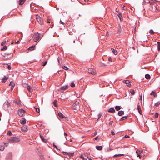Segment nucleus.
Instances as JSON below:
<instances>
[{
    "mask_svg": "<svg viewBox=\"0 0 160 160\" xmlns=\"http://www.w3.org/2000/svg\"><path fill=\"white\" fill-rule=\"evenodd\" d=\"M7 141L10 143H15L19 142L20 141V139L17 137H12L8 139Z\"/></svg>",
    "mask_w": 160,
    "mask_h": 160,
    "instance_id": "nucleus-1",
    "label": "nucleus"
},
{
    "mask_svg": "<svg viewBox=\"0 0 160 160\" xmlns=\"http://www.w3.org/2000/svg\"><path fill=\"white\" fill-rule=\"evenodd\" d=\"M32 38H33V40L35 42H37L38 41L40 38V33L38 32L34 33Z\"/></svg>",
    "mask_w": 160,
    "mask_h": 160,
    "instance_id": "nucleus-2",
    "label": "nucleus"
},
{
    "mask_svg": "<svg viewBox=\"0 0 160 160\" xmlns=\"http://www.w3.org/2000/svg\"><path fill=\"white\" fill-rule=\"evenodd\" d=\"M80 106L78 102L76 101L74 103L73 108L74 109L78 110L79 109Z\"/></svg>",
    "mask_w": 160,
    "mask_h": 160,
    "instance_id": "nucleus-3",
    "label": "nucleus"
},
{
    "mask_svg": "<svg viewBox=\"0 0 160 160\" xmlns=\"http://www.w3.org/2000/svg\"><path fill=\"white\" fill-rule=\"evenodd\" d=\"M62 153L65 155H68L70 157H72L74 154V152H65L62 151Z\"/></svg>",
    "mask_w": 160,
    "mask_h": 160,
    "instance_id": "nucleus-4",
    "label": "nucleus"
},
{
    "mask_svg": "<svg viewBox=\"0 0 160 160\" xmlns=\"http://www.w3.org/2000/svg\"><path fill=\"white\" fill-rule=\"evenodd\" d=\"M25 112V111L23 109H19L18 111V114L20 117L23 116Z\"/></svg>",
    "mask_w": 160,
    "mask_h": 160,
    "instance_id": "nucleus-5",
    "label": "nucleus"
},
{
    "mask_svg": "<svg viewBox=\"0 0 160 160\" xmlns=\"http://www.w3.org/2000/svg\"><path fill=\"white\" fill-rule=\"evenodd\" d=\"M88 73L93 75H95L96 73L95 70L92 68H89L88 69Z\"/></svg>",
    "mask_w": 160,
    "mask_h": 160,
    "instance_id": "nucleus-6",
    "label": "nucleus"
},
{
    "mask_svg": "<svg viewBox=\"0 0 160 160\" xmlns=\"http://www.w3.org/2000/svg\"><path fill=\"white\" fill-rule=\"evenodd\" d=\"M36 19L40 25H42L43 24V21L42 20L41 17L39 16H36Z\"/></svg>",
    "mask_w": 160,
    "mask_h": 160,
    "instance_id": "nucleus-7",
    "label": "nucleus"
},
{
    "mask_svg": "<svg viewBox=\"0 0 160 160\" xmlns=\"http://www.w3.org/2000/svg\"><path fill=\"white\" fill-rule=\"evenodd\" d=\"M10 106V103L8 102H6V103L4 104L3 108L4 109H7V108L9 107Z\"/></svg>",
    "mask_w": 160,
    "mask_h": 160,
    "instance_id": "nucleus-8",
    "label": "nucleus"
},
{
    "mask_svg": "<svg viewBox=\"0 0 160 160\" xmlns=\"http://www.w3.org/2000/svg\"><path fill=\"white\" fill-rule=\"evenodd\" d=\"M28 127L26 125L23 126L21 127L22 130L23 131L25 132L27 131L28 130Z\"/></svg>",
    "mask_w": 160,
    "mask_h": 160,
    "instance_id": "nucleus-9",
    "label": "nucleus"
},
{
    "mask_svg": "<svg viewBox=\"0 0 160 160\" xmlns=\"http://www.w3.org/2000/svg\"><path fill=\"white\" fill-rule=\"evenodd\" d=\"M68 88V85H65L63 86H62L59 89V90H65L67 89Z\"/></svg>",
    "mask_w": 160,
    "mask_h": 160,
    "instance_id": "nucleus-10",
    "label": "nucleus"
},
{
    "mask_svg": "<svg viewBox=\"0 0 160 160\" xmlns=\"http://www.w3.org/2000/svg\"><path fill=\"white\" fill-rule=\"evenodd\" d=\"M137 109L138 111V112L139 113L141 114H142V111L141 110V107L139 105V103L138 104V106H137Z\"/></svg>",
    "mask_w": 160,
    "mask_h": 160,
    "instance_id": "nucleus-11",
    "label": "nucleus"
},
{
    "mask_svg": "<svg viewBox=\"0 0 160 160\" xmlns=\"http://www.w3.org/2000/svg\"><path fill=\"white\" fill-rule=\"evenodd\" d=\"M118 17L119 18L120 20L121 21L123 20V18L122 17V13H118V14H117Z\"/></svg>",
    "mask_w": 160,
    "mask_h": 160,
    "instance_id": "nucleus-12",
    "label": "nucleus"
},
{
    "mask_svg": "<svg viewBox=\"0 0 160 160\" xmlns=\"http://www.w3.org/2000/svg\"><path fill=\"white\" fill-rule=\"evenodd\" d=\"M108 112H110L113 113L115 112V110L113 108H111L108 111Z\"/></svg>",
    "mask_w": 160,
    "mask_h": 160,
    "instance_id": "nucleus-13",
    "label": "nucleus"
},
{
    "mask_svg": "<svg viewBox=\"0 0 160 160\" xmlns=\"http://www.w3.org/2000/svg\"><path fill=\"white\" fill-rule=\"evenodd\" d=\"M39 134H40V137L41 138L42 140V141L43 142H46V140L44 138V137H43L41 133H40Z\"/></svg>",
    "mask_w": 160,
    "mask_h": 160,
    "instance_id": "nucleus-14",
    "label": "nucleus"
},
{
    "mask_svg": "<svg viewBox=\"0 0 160 160\" xmlns=\"http://www.w3.org/2000/svg\"><path fill=\"white\" fill-rule=\"evenodd\" d=\"M26 0H19L18 2L19 5H22L25 2Z\"/></svg>",
    "mask_w": 160,
    "mask_h": 160,
    "instance_id": "nucleus-15",
    "label": "nucleus"
},
{
    "mask_svg": "<svg viewBox=\"0 0 160 160\" xmlns=\"http://www.w3.org/2000/svg\"><path fill=\"white\" fill-rule=\"evenodd\" d=\"M35 48V45L32 46L30 47L28 49V50H30L31 51H32L34 50Z\"/></svg>",
    "mask_w": 160,
    "mask_h": 160,
    "instance_id": "nucleus-16",
    "label": "nucleus"
},
{
    "mask_svg": "<svg viewBox=\"0 0 160 160\" xmlns=\"http://www.w3.org/2000/svg\"><path fill=\"white\" fill-rule=\"evenodd\" d=\"M124 114V112L123 111H119L118 112V115L119 116H121Z\"/></svg>",
    "mask_w": 160,
    "mask_h": 160,
    "instance_id": "nucleus-17",
    "label": "nucleus"
},
{
    "mask_svg": "<svg viewBox=\"0 0 160 160\" xmlns=\"http://www.w3.org/2000/svg\"><path fill=\"white\" fill-rule=\"evenodd\" d=\"M58 115L59 117L61 118H63L65 117V116L61 112H59L58 113Z\"/></svg>",
    "mask_w": 160,
    "mask_h": 160,
    "instance_id": "nucleus-18",
    "label": "nucleus"
},
{
    "mask_svg": "<svg viewBox=\"0 0 160 160\" xmlns=\"http://www.w3.org/2000/svg\"><path fill=\"white\" fill-rule=\"evenodd\" d=\"M27 89L29 92H32V89L30 86H28L27 87Z\"/></svg>",
    "mask_w": 160,
    "mask_h": 160,
    "instance_id": "nucleus-19",
    "label": "nucleus"
},
{
    "mask_svg": "<svg viewBox=\"0 0 160 160\" xmlns=\"http://www.w3.org/2000/svg\"><path fill=\"white\" fill-rule=\"evenodd\" d=\"M143 151V150H137L136 152V153H137V154L138 155H141V154L142 153V152Z\"/></svg>",
    "mask_w": 160,
    "mask_h": 160,
    "instance_id": "nucleus-20",
    "label": "nucleus"
},
{
    "mask_svg": "<svg viewBox=\"0 0 160 160\" xmlns=\"http://www.w3.org/2000/svg\"><path fill=\"white\" fill-rule=\"evenodd\" d=\"M96 148L98 150H101L102 149V146H96Z\"/></svg>",
    "mask_w": 160,
    "mask_h": 160,
    "instance_id": "nucleus-21",
    "label": "nucleus"
},
{
    "mask_svg": "<svg viewBox=\"0 0 160 160\" xmlns=\"http://www.w3.org/2000/svg\"><path fill=\"white\" fill-rule=\"evenodd\" d=\"M8 78V77L5 76L2 80V82H6L7 79Z\"/></svg>",
    "mask_w": 160,
    "mask_h": 160,
    "instance_id": "nucleus-22",
    "label": "nucleus"
},
{
    "mask_svg": "<svg viewBox=\"0 0 160 160\" xmlns=\"http://www.w3.org/2000/svg\"><path fill=\"white\" fill-rule=\"evenodd\" d=\"M156 2V1L155 0H151V1L149 2V3L150 5H152L155 3Z\"/></svg>",
    "mask_w": 160,
    "mask_h": 160,
    "instance_id": "nucleus-23",
    "label": "nucleus"
},
{
    "mask_svg": "<svg viewBox=\"0 0 160 160\" xmlns=\"http://www.w3.org/2000/svg\"><path fill=\"white\" fill-rule=\"evenodd\" d=\"M20 122L22 124L24 125L26 123V120L25 119H23V120H20Z\"/></svg>",
    "mask_w": 160,
    "mask_h": 160,
    "instance_id": "nucleus-24",
    "label": "nucleus"
},
{
    "mask_svg": "<svg viewBox=\"0 0 160 160\" xmlns=\"http://www.w3.org/2000/svg\"><path fill=\"white\" fill-rule=\"evenodd\" d=\"M111 50L113 53V54L115 55H117L118 54V52L117 51L115 50L114 49L112 48Z\"/></svg>",
    "mask_w": 160,
    "mask_h": 160,
    "instance_id": "nucleus-25",
    "label": "nucleus"
},
{
    "mask_svg": "<svg viewBox=\"0 0 160 160\" xmlns=\"http://www.w3.org/2000/svg\"><path fill=\"white\" fill-rule=\"evenodd\" d=\"M121 107L119 106H116L115 107V109L117 111H118L120 110L121 109Z\"/></svg>",
    "mask_w": 160,
    "mask_h": 160,
    "instance_id": "nucleus-26",
    "label": "nucleus"
},
{
    "mask_svg": "<svg viewBox=\"0 0 160 160\" xmlns=\"http://www.w3.org/2000/svg\"><path fill=\"white\" fill-rule=\"evenodd\" d=\"M145 78L147 79H149L150 78V76L148 74H146L145 75Z\"/></svg>",
    "mask_w": 160,
    "mask_h": 160,
    "instance_id": "nucleus-27",
    "label": "nucleus"
},
{
    "mask_svg": "<svg viewBox=\"0 0 160 160\" xmlns=\"http://www.w3.org/2000/svg\"><path fill=\"white\" fill-rule=\"evenodd\" d=\"M124 155L123 154H115L113 156V157H119L121 156H123Z\"/></svg>",
    "mask_w": 160,
    "mask_h": 160,
    "instance_id": "nucleus-28",
    "label": "nucleus"
},
{
    "mask_svg": "<svg viewBox=\"0 0 160 160\" xmlns=\"http://www.w3.org/2000/svg\"><path fill=\"white\" fill-rule=\"evenodd\" d=\"M158 46H157V48L158 50V51H160V42H158Z\"/></svg>",
    "mask_w": 160,
    "mask_h": 160,
    "instance_id": "nucleus-29",
    "label": "nucleus"
},
{
    "mask_svg": "<svg viewBox=\"0 0 160 160\" xmlns=\"http://www.w3.org/2000/svg\"><path fill=\"white\" fill-rule=\"evenodd\" d=\"M128 116H124L122 117L120 120V121H122L127 119Z\"/></svg>",
    "mask_w": 160,
    "mask_h": 160,
    "instance_id": "nucleus-30",
    "label": "nucleus"
},
{
    "mask_svg": "<svg viewBox=\"0 0 160 160\" xmlns=\"http://www.w3.org/2000/svg\"><path fill=\"white\" fill-rule=\"evenodd\" d=\"M12 153L11 152H9L7 155V156L8 158H11L12 157Z\"/></svg>",
    "mask_w": 160,
    "mask_h": 160,
    "instance_id": "nucleus-31",
    "label": "nucleus"
},
{
    "mask_svg": "<svg viewBox=\"0 0 160 160\" xmlns=\"http://www.w3.org/2000/svg\"><path fill=\"white\" fill-rule=\"evenodd\" d=\"M7 49V47L6 46H4L1 49V51H4L6 50Z\"/></svg>",
    "mask_w": 160,
    "mask_h": 160,
    "instance_id": "nucleus-32",
    "label": "nucleus"
},
{
    "mask_svg": "<svg viewBox=\"0 0 160 160\" xmlns=\"http://www.w3.org/2000/svg\"><path fill=\"white\" fill-rule=\"evenodd\" d=\"M5 148L4 146H1L0 147V150L1 151H3Z\"/></svg>",
    "mask_w": 160,
    "mask_h": 160,
    "instance_id": "nucleus-33",
    "label": "nucleus"
},
{
    "mask_svg": "<svg viewBox=\"0 0 160 160\" xmlns=\"http://www.w3.org/2000/svg\"><path fill=\"white\" fill-rule=\"evenodd\" d=\"M9 86H15V84L14 82L12 81H11L10 82V83L9 85Z\"/></svg>",
    "mask_w": 160,
    "mask_h": 160,
    "instance_id": "nucleus-34",
    "label": "nucleus"
},
{
    "mask_svg": "<svg viewBox=\"0 0 160 160\" xmlns=\"http://www.w3.org/2000/svg\"><path fill=\"white\" fill-rule=\"evenodd\" d=\"M119 28H118V33H121V32L122 30H121V27L119 25Z\"/></svg>",
    "mask_w": 160,
    "mask_h": 160,
    "instance_id": "nucleus-35",
    "label": "nucleus"
},
{
    "mask_svg": "<svg viewBox=\"0 0 160 160\" xmlns=\"http://www.w3.org/2000/svg\"><path fill=\"white\" fill-rule=\"evenodd\" d=\"M149 32L151 34H153L155 33L154 32L152 29L150 30Z\"/></svg>",
    "mask_w": 160,
    "mask_h": 160,
    "instance_id": "nucleus-36",
    "label": "nucleus"
},
{
    "mask_svg": "<svg viewBox=\"0 0 160 160\" xmlns=\"http://www.w3.org/2000/svg\"><path fill=\"white\" fill-rule=\"evenodd\" d=\"M130 92L131 94L133 95L135 94V91L133 89H131L130 90Z\"/></svg>",
    "mask_w": 160,
    "mask_h": 160,
    "instance_id": "nucleus-37",
    "label": "nucleus"
},
{
    "mask_svg": "<svg viewBox=\"0 0 160 160\" xmlns=\"http://www.w3.org/2000/svg\"><path fill=\"white\" fill-rule=\"evenodd\" d=\"M57 100H55L53 102V104H54V105L56 107H57L58 106H57Z\"/></svg>",
    "mask_w": 160,
    "mask_h": 160,
    "instance_id": "nucleus-38",
    "label": "nucleus"
},
{
    "mask_svg": "<svg viewBox=\"0 0 160 160\" xmlns=\"http://www.w3.org/2000/svg\"><path fill=\"white\" fill-rule=\"evenodd\" d=\"M123 82L124 83L127 84H128V83H129V82H130V81H129V80H124V81H123Z\"/></svg>",
    "mask_w": 160,
    "mask_h": 160,
    "instance_id": "nucleus-39",
    "label": "nucleus"
},
{
    "mask_svg": "<svg viewBox=\"0 0 160 160\" xmlns=\"http://www.w3.org/2000/svg\"><path fill=\"white\" fill-rule=\"evenodd\" d=\"M150 94H151V95H153L154 97H156V94L155 93V92H154V91H152V92H151V93Z\"/></svg>",
    "mask_w": 160,
    "mask_h": 160,
    "instance_id": "nucleus-40",
    "label": "nucleus"
},
{
    "mask_svg": "<svg viewBox=\"0 0 160 160\" xmlns=\"http://www.w3.org/2000/svg\"><path fill=\"white\" fill-rule=\"evenodd\" d=\"M158 116V113L156 112L154 115V117L155 118H157Z\"/></svg>",
    "mask_w": 160,
    "mask_h": 160,
    "instance_id": "nucleus-41",
    "label": "nucleus"
},
{
    "mask_svg": "<svg viewBox=\"0 0 160 160\" xmlns=\"http://www.w3.org/2000/svg\"><path fill=\"white\" fill-rule=\"evenodd\" d=\"M102 116V113H100L98 115V118L97 120H98Z\"/></svg>",
    "mask_w": 160,
    "mask_h": 160,
    "instance_id": "nucleus-42",
    "label": "nucleus"
},
{
    "mask_svg": "<svg viewBox=\"0 0 160 160\" xmlns=\"http://www.w3.org/2000/svg\"><path fill=\"white\" fill-rule=\"evenodd\" d=\"M62 68L66 70L68 69V68L67 67L64 66H62Z\"/></svg>",
    "mask_w": 160,
    "mask_h": 160,
    "instance_id": "nucleus-43",
    "label": "nucleus"
},
{
    "mask_svg": "<svg viewBox=\"0 0 160 160\" xmlns=\"http://www.w3.org/2000/svg\"><path fill=\"white\" fill-rule=\"evenodd\" d=\"M47 61H44L43 62L42 66H44L46 65V64L47 63Z\"/></svg>",
    "mask_w": 160,
    "mask_h": 160,
    "instance_id": "nucleus-44",
    "label": "nucleus"
},
{
    "mask_svg": "<svg viewBox=\"0 0 160 160\" xmlns=\"http://www.w3.org/2000/svg\"><path fill=\"white\" fill-rule=\"evenodd\" d=\"M7 134L9 136H11L12 135V133L11 131H8L7 132Z\"/></svg>",
    "mask_w": 160,
    "mask_h": 160,
    "instance_id": "nucleus-45",
    "label": "nucleus"
},
{
    "mask_svg": "<svg viewBox=\"0 0 160 160\" xmlns=\"http://www.w3.org/2000/svg\"><path fill=\"white\" fill-rule=\"evenodd\" d=\"M159 105H160L159 102H157L155 103V105L157 107Z\"/></svg>",
    "mask_w": 160,
    "mask_h": 160,
    "instance_id": "nucleus-46",
    "label": "nucleus"
},
{
    "mask_svg": "<svg viewBox=\"0 0 160 160\" xmlns=\"http://www.w3.org/2000/svg\"><path fill=\"white\" fill-rule=\"evenodd\" d=\"M71 86L72 87H74L75 86V85L73 82H72L71 84Z\"/></svg>",
    "mask_w": 160,
    "mask_h": 160,
    "instance_id": "nucleus-47",
    "label": "nucleus"
},
{
    "mask_svg": "<svg viewBox=\"0 0 160 160\" xmlns=\"http://www.w3.org/2000/svg\"><path fill=\"white\" fill-rule=\"evenodd\" d=\"M35 109H36V112H40V110H39V109L38 108H35Z\"/></svg>",
    "mask_w": 160,
    "mask_h": 160,
    "instance_id": "nucleus-48",
    "label": "nucleus"
},
{
    "mask_svg": "<svg viewBox=\"0 0 160 160\" xmlns=\"http://www.w3.org/2000/svg\"><path fill=\"white\" fill-rule=\"evenodd\" d=\"M6 43V41L3 42L1 43V45L2 46H3Z\"/></svg>",
    "mask_w": 160,
    "mask_h": 160,
    "instance_id": "nucleus-49",
    "label": "nucleus"
},
{
    "mask_svg": "<svg viewBox=\"0 0 160 160\" xmlns=\"http://www.w3.org/2000/svg\"><path fill=\"white\" fill-rule=\"evenodd\" d=\"M112 123H113V121H111L109 122V125H112Z\"/></svg>",
    "mask_w": 160,
    "mask_h": 160,
    "instance_id": "nucleus-50",
    "label": "nucleus"
},
{
    "mask_svg": "<svg viewBox=\"0 0 160 160\" xmlns=\"http://www.w3.org/2000/svg\"><path fill=\"white\" fill-rule=\"evenodd\" d=\"M53 146L54 148H55L57 150H58V148H57V146L55 145L54 144H53Z\"/></svg>",
    "mask_w": 160,
    "mask_h": 160,
    "instance_id": "nucleus-51",
    "label": "nucleus"
},
{
    "mask_svg": "<svg viewBox=\"0 0 160 160\" xmlns=\"http://www.w3.org/2000/svg\"><path fill=\"white\" fill-rule=\"evenodd\" d=\"M111 133L113 135H115V133L113 131H111Z\"/></svg>",
    "mask_w": 160,
    "mask_h": 160,
    "instance_id": "nucleus-52",
    "label": "nucleus"
},
{
    "mask_svg": "<svg viewBox=\"0 0 160 160\" xmlns=\"http://www.w3.org/2000/svg\"><path fill=\"white\" fill-rule=\"evenodd\" d=\"M8 68L9 70H10L11 69V67L10 65H8Z\"/></svg>",
    "mask_w": 160,
    "mask_h": 160,
    "instance_id": "nucleus-53",
    "label": "nucleus"
},
{
    "mask_svg": "<svg viewBox=\"0 0 160 160\" xmlns=\"http://www.w3.org/2000/svg\"><path fill=\"white\" fill-rule=\"evenodd\" d=\"M13 42L14 43V42H12V43ZM19 41H18L16 42H14V43H16V44H18V43H19Z\"/></svg>",
    "mask_w": 160,
    "mask_h": 160,
    "instance_id": "nucleus-54",
    "label": "nucleus"
},
{
    "mask_svg": "<svg viewBox=\"0 0 160 160\" xmlns=\"http://www.w3.org/2000/svg\"><path fill=\"white\" fill-rule=\"evenodd\" d=\"M124 137L125 138H129V136L127 135H125Z\"/></svg>",
    "mask_w": 160,
    "mask_h": 160,
    "instance_id": "nucleus-55",
    "label": "nucleus"
},
{
    "mask_svg": "<svg viewBox=\"0 0 160 160\" xmlns=\"http://www.w3.org/2000/svg\"><path fill=\"white\" fill-rule=\"evenodd\" d=\"M47 20L48 23H50V19H48Z\"/></svg>",
    "mask_w": 160,
    "mask_h": 160,
    "instance_id": "nucleus-56",
    "label": "nucleus"
},
{
    "mask_svg": "<svg viewBox=\"0 0 160 160\" xmlns=\"http://www.w3.org/2000/svg\"><path fill=\"white\" fill-rule=\"evenodd\" d=\"M14 87V86H11V88H10V90H12L13 89V88Z\"/></svg>",
    "mask_w": 160,
    "mask_h": 160,
    "instance_id": "nucleus-57",
    "label": "nucleus"
},
{
    "mask_svg": "<svg viewBox=\"0 0 160 160\" xmlns=\"http://www.w3.org/2000/svg\"><path fill=\"white\" fill-rule=\"evenodd\" d=\"M137 156L139 157V158H140V159L142 157V155H137Z\"/></svg>",
    "mask_w": 160,
    "mask_h": 160,
    "instance_id": "nucleus-58",
    "label": "nucleus"
},
{
    "mask_svg": "<svg viewBox=\"0 0 160 160\" xmlns=\"http://www.w3.org/2000/svg\"><path fill=\"white\" fill-rule=\"evenodd\" d=\"M69 34L71 35H72L73 34L72 32H69Z\"/></svg>",
    "mask_w": 160,
    "mask_h": 160,
    "instance_id": "nucleus-59",
    "label": "nucleus"
},
{
    "mask_svg": "<svg viewBox=\"0 0 160 160\" xmlns=\"http://www.w3.org/2000/svg\"><path fill=\"white\" fill-rule=\"evenodd\" d=\"M4 144H5V146H8V143H7V142H5V143H4Z\"/></svg>",
    "mask_w": 160,
    "mask_h": 160,
    "instance_id": "nucleus-60",
    "label": "nucleus"
},
{
    "mask_svg": "<svg viewBox=\"0 0 160 160\" xmlns=\"http://www.w3.org/2000/svg\"><path fill=\"white\" fill-rule=\"evenodd\" d=\"M127 86L128 87H130L131 86V84L130 83V82H129V83H128L127 85Z\"/></svg>",
    "mask_w": 160,
    "mask_h": 160,
    "instance_id": "nucleus-61",
    "label": "nucleus"
},
{
    "mask_svg": "<svg viewBox=\"0 0 160 160\" xmlns=\"http://www.w3.org/2000/svg\"><path fill=\"white\" fill-rule=\"evenodd\" d=\"M60 22H61V23L62 25L64 24V23L63 22H62L61 20H60Z\"/></svg>",
    "mask_w": 160,
    "mask_h": 160,
    "instance_id": "nucleus-62",
    "label": "nucleus"
},
{
    "mask_svg": "<svg viewBox=\"0 0 160 160\" xmlns=\"http://www.w3.org/2000/svg\"><path fill=\"white\" fill-rule=\"evenodd\" d=\"M125 6H123V7H122V9H123V10H125V9H126V8H125Z\"/></svg>",
    "mask_w": 160,
    "mask_h": 160,
    "instance_id": "nucleus-63",
    "label": "nucleus"
},
{
    "mask_svg": "<svg viewBox=\"0 0 160 160\" xmlns=\"http://www.w3.org/2000/svg\"><path fill=\"white\" fill-rule=\"evenodd\" d=\"M81 158H82L83 159H85L84 158V157L82 156V155H81L80 157Z\"/></svg>",
    "mask_w": 160,
    "mask_h": 160,
    "instance_id": "nucleus-64",
    "label": "nucleus"
}]
</instances>
